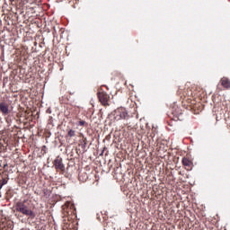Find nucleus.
Listing matches in <instances>:
<instances>
[{"instance_id":"nucleus-6","label":"nucleus","mask_w":230,"mask_h":230,"mask_svg":"<svg viewBox=\"0 0 230 230\" xmlns=\"http://www.w3.org/2000/svg\"><path fill=\"white\" fill-rule=\"evenodd\" d=\"M220 84L222 85V87H224L225 89H230V80L227 77H223L220 80Z\"/></svg>"},{"instance_id":"nucleus-7","label":"nucleus","mask_w":230,"mask_h":230,"mask_svg":"<svg viewBox=\"0 0 230 230\" xmlns=\"http://www.w3.org/2000/svg\"><path fill=\"white\" fill-rule=\"evenodd\" d=\"M182 164H183V166H191V164H193V163L190 162V160L188 158H183Z\"/></svg>"},{"instance_id":"nucleus-12","label":"nucleus","mask_w":230,"mask_h":230,"mask_svg":"<svg viewBox=\"0 0 230 230\" xmlns=\"http://www.w3.org/2000/svg\"><path fill=\"white\" fill-rule=\"evenodd\" d=\"M3 189V185H2V183L0 184V190H2Z\"/></svg>"},{"instance_id":"nucleus-10","label":"nucleus","mask_w":230,"mask_h":230,"mask_svg":"<svg viewBox=\"0 0 230 230\" xmlns=\"http://www.w3.org/2000/svg\"><path fill=\"white\" fill-rule=\"evenodd\" d=\"M79 125H80L81 127H84V126L85 125V121L80 120V121H79Z\"/></svg>"},{"instance_id":"nucleus-9","label":"nucleus","mask_w":230,"mask_h":230,"mask_svg":"<svg viewBox=\"0 0 230 230\" xmlns=\"http://www.w3.org/2000/svg\"><path fill=\"white\" fill-rule=\"evenodd\" d=\"M2 186H4V184H8V181L4 178L2 179Z\"/></svg>"},{"instance_id":"nucleus-4","label":"nucleus","mask_w":230,"mask_h":230,"mask_svg":"<svg viewBox=\"0 0 230 230\" xmlns=\"http://www.w3.org/2000/svg\"><path fill=\"white\" fill-rule=\"evenodd\" d=\"M98 98H99V101L101 102L102 105H103L104 107H107V105H109V100L111 98V96H109V94H107L103 92H99Z\"/></svg>"},{"instance_id":"nucleus-8","label":"nucleus","mask_w":230,"mask_h":230,"mask_svg":"<svg viewBox=\"0 0 230 230\" xmlns=\"http://www.w3.org/2000/svg\"><path fill=\"white\" fill-rule=\"evenodd\" d=\"M67 136L69 137H75V136H76V131H75L74 129H68Z\"/></svg>"},{"instance_id":"nucleus-13","label":"nucleus","mask_w":230,"mask_h":230,"mask_svg":"<svg viewBox=\"0 0 230 230\" xmlns=\"http://www.w3.org/2000/svg\"><path fill=\"white\" fill-rule=\"evenodd\" d=\"M11 3H13V1H15V0H9Z\"/></svg>"},{"instance_id":"nucleus-11","label":"nucleus","mask_w":230,"mask_h":230,"mask_svg":"<svg viewBox=\"0 0 230 230\" xmlns=\"http://www.w3.org/2000/svg\"><path fill=\"white\" fill-rule=\"evenodd\" d=\"M8 166V164H4V170L6 169Z\"/></svg>"},{"instance_id":"nucleus-5","label":"nucleus","mask_w":230,"mask_h":230,"mask_svg":"<svg viewBox=\"0 0 230 230\" xmlns=\"http://www.w3.org/2000/svg\"><path fill=\"white\" fill-rule=\"evenodd\" d=\"M0 111L4 116L10 114V105L6 102H0Z\"/></svg>"},{"instance_id":"nucleus-2","label":"nucleus","mask_w":230,"mask_h":230,"mask_svg":"<svg viewBox=\"0 0 230 230\" xmlns=\"http://www.w3.org/2000/svg\"><path fill=\"white\" fill-rule=\"evenodd\" d=\"M116 119H128V112L127 111V110H125V108H118L116 110Z\"/></svg>"},{"instance_id":"nucleus-3","label":"nucleus","mask_w":230,"mask_h":230,"mask_svg":"<svg viewBox=\"0 0 230 230\" xmlns=\"http://www.w3.org/2000/svg\"><path fill=\"white\" fill-rule=\"evenodd\" d=\"M55 168L58 172H66V165H64V162H62V158L58 156L53 163Z\"/></svg>"},{"instance_id":"nucleus-1","label":"nucleus","mask_w":230,"mask_h":230,"mask_svg":"<svg viewBox=\"0 0 230 230\" xmlns=\"http://www.w3.org/2000/svg\"><path fill=\"white\" fill-rule=\"evenodd\" d=\"M16 211L19 213H22V215H24V217H29V218H35L37 215L28 205H26V200L23 201H18L15 205Z\"/></svg>"}]
</instances>
